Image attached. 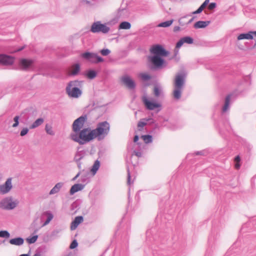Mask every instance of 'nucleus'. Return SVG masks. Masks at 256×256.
<instances>
[{"instance_id": "nucleus-1", "label": "nucleus", "mask_w": 256, "mask_h": 256, "mask_svg": "<svg viewBox=\"0 0 256 256\" xmlns=\"http://www.w3.org/2000/svg\"><path fill=\"white\" fill-rule=\"evenodd\" d=\"M150 52L154 54L148 57V60L152 64V69L160 70L166 66L167 63L163 57L168 56L169 52L163 46L159 44H154L151 46Z\"/></svg>"}, {"instance_id": "nucleus-2", "label": "nucleus", "mask_w": 256, "mask_h": 256, "mask_svg": "<svg viewBox=\"0 0 256 256\" xmlns=\"http://www.w3.org/2000/svg\"><path fill=\"white\" fill-rule=\"evenodd\" d=\"M94 132L90 128H82L78 134H72L70 138L80 145L86 144L96 138Z\"/></svg>"}, {"instance_id": "nucleus-3", "label": "nucleus", "mask_w": 256, "mask_h": 256, "mask_svg": "<svg viewBox=\"0 0 256 256\" xmlns=\"http://www.w3.org/2000/svg\"><path fill=\"white\" fill-rule=\"evenodd\" d=\"M186 75L184 73L178 74L176 76L173 92L174 98L179 100L182 95V91L185 84Z\"/></svg>"}, {"instance_id": "nucleus-4", "label": "nucleus", "mask_w": 256, "mask_h": 256, "mask_svg": "<svg viewBox=\"0 0 256 256\" xmlns=\"http://www.w3.org/2000/svg\"><path fill=\"white\" fill-rule=\"evenodd\" d=\"M110 129V124L107 121H104L98 122L96 128L92 130L94 132L96 138H98V140H100L108 135Z\"/></svg>"}, {"instance_id": "nucleus-5", "label": "nucleus", "mask_w": 256, "mask_h": 256, "mask_svg": "<svg viewBox=\"0 0 256 256\" xmlns=\"http://www.w3.org/2000/svg\"><path fill=\"white\" fill-rule=\"evenodd\" d=\"M78 80H74L70 82L66 88V92L69 96L71 98H78L80 97L82 94V90L78 87L80 84Z\"/></svg>"}, {"instance_id": "nucleus-6", "label": "nucleus", "mask_w": 256, "mask_h": 256, "mask_svg": "<svg viewBox=\"0 0 256 256\" xmlns=\"http://www.w3.org/2000/svg\"><path fill=\"white\" fill-rule=\"evenodd\" d=\"M110 28L106 25V24H102L100 21L94 22L90 28V31L93 33L107 34L109 32Z\"/></svg>"}, {"instance_id": "nucleus-7", "label": "nucleus", "mask_w": 256, "mask_h": 256, "mask_svg": "<svg viewBox=\"0 0 256 256\" xmlns=\"http://www.w3.org/2000/svg\"><path fill=\"white\" fill-rule=\"evenodd\" d=\"M86 120L87 116L85 114L80 116L74 122L72 129L73 132H74V134H78L81 131Z\"/></svg>"}, {"instance_id": "nucleus-8", "label": "nucleus", "mask_w": 256, "mask_h": 256, "mask_svg": "<svg viewBox=\"0 0 256 256\" xmlns=\"http://www.w3.org/2000/svg\"><path fill=\"white\" fill-rule=\"evenodd\" d=\"M82 56L84 58L90 61L92 63L98 64L103 62L104 60L103 58L95 53L85 52L82 54Z\"/></svg>"}, {"instance_id": "nucleus-9", "label": "nucleus", "mask_w": 256, "mask_h": 256, "mask_svg": "<svg viewBox=\"0 0 256 256\" xmlns=\"http://www.w3.org/2000/svg\"><path fill=\"white\" fill-rule=\"evenodd\" d=\"M16 206V204L10 198H5L0 202V208L3 210H12Z\"/></svg>"}, {"instance_id": "nucleus-10", "label": "nucleus", "mask_w": 256, "mask_h": 256, "mask_svg": "<svg viewBox=\"0 0 256 256\" xmlns=\"http://www.w3.org/2000/svg\"><path fill=\"white\" fill-rule=\"evenodd\" d=\"M121 82L130 90H134L136 88L135 82L128 76H123L121 78Z\"/></svg>"}, {"instance_id": "nucleus-11", "label": "nucleus", "mask_w": 256, "mask_h": 256, "mask_svg": "<svg viewBox=\"0 0 256 256\" xmlns=\"http://www.w3.org/2000/svg\"><path fill=\"white\" fill-rule=\"evenodd\" d=\"M11 178L7 179L5 183L0 186V193L6 194L12 188Z\"/></svg>"}, {"instance_id": "nucleus-12", "label": "nucleus", "mask_w": 256, "mask_h": 256, "mask_svg": "<svg viewBox=\"0 0 256 256\" xmlns=\"http://www.w3.org/2000/svg\"><path fill=\"white\" fill-rule=\"evenodd\" d=\"M34 61L32 60L22 58L20 61V66L22 70H28L34 64Z\"/></svg>"}, {"instance_id": "nucleus-13", "label": "nucleus", "mask_w": 256, "mask_h": 256, "mask_svg": "<svg viewBox=\"0 0 256 256\" xmlns=\"http://www.w3.org/2000/svg\"><path fill=\"white\" fill-rule=\"evenodd\" d=\"M143 102L146 108L149 110H154L161 106L160 104L151 102L146 98L143 100Z\"/></svg>"}, {"instance_id": "nucleus-14", "label": "nucleus", "mask_w": 256, "mask_h": 256, "mask_svg": "<svg viewBox=\"0 0 256 256\" xmlns=\"http://www.w3.org/2000/svg\"><path fill=\"white\" fill-rule=\"evenodd\" d=\"M13 62L14 58L6 54H0V64L5 66H8L12 64Z\"/></svg>"}, {"instance_id": "nucleus-15", "label": "nucleus", "mask_w": 256, "mask_h": 256, "mask_svg": "<svg viewBox=\"0 0 256 256\" xmlns=\"http://www.w3.org/2000/svg\"><path fill=\"white\" fill-rule=\"evenodd\" d=\"M84 218L82 216H76L74 220L72 222L70 228L72 230H75L78 226L83 222Z\"/></svg>"}, {"instance_id": "nucleus-16", "label": "nucleus", "mask_w": 256, "mask_h": 256, "mask_svg": "<svg viewBox=\"0 0 256 256\" xmlns=\"http://www.w3.org/2000/svg\"><path fill=\"white\" fill-rule=\"evenodd\" d=\"M84 187V185L81 184H74L71 187L70 193L71 195L74 194V193L78 192V191L82 190Z\"/></svg>"}, {"instance_id": "nucleus-17", "label": "nucleus", "mask_w": 256, "mask_h": 256, "mask_svg": "<svg viewBox=\"0 0 256 256\" xmlns=\"http://www.w3.org/2000/svg\"><path fill=\"white\" fill-rule=\"evenodd\" d=\"M210 23V21H202L199 20L196 22L194 24V28H205Z\"/></svg>"}, {"instance_id": "nucleus-18", "label": "nucleus", "mask_w": 256, "mask_h": 256, "mask_svg": "<svg viewBox=\"0 0 256 256\" xmlns=\"http://www.w3.org/2000/svg\"><path fill=\"white\" fill-rule=\"evenodd\" d=\"M86 152L84 150L78 151L74 157V160L75 162L80 161L86 156Z\"/></svg>"}, {"instance_id": "nucleus-19", "label": "nucleus", "mask_w": 256, "mask_h": 256, "mask_svg": "<svg viewBox=\"0 0 256 256\" xmlns=\"http://www.w3.org/2000/svg\"><path fill=\"white\" fill-rule=\"evenodd\" d=\"M24 240L21 237H18L10 240V243L15 246H21L23 244Z\"/></svg>"}, {"instance_id": "nucleus-20", "label": "nucleus", "mask_w": 256, "mask_h": 256, "mask_svg": "<svg viewBox=\"0 0 256 256\" xmlns=\"http://www.w3.org/2000/svg\"><path fill=\"white\" fill-rule=\"evenodd\" d=\"M63 185V182H60L57 183L50 190L49 194L52 195L58 193L60 190V188L62 187Z\"/></svg>"}, {"instance_id": "nucleus-21", "label": "nucleus", "mask_w": 256, "mask_h": 256, "mask_svg": "<svg viewBox=\"0 0 256 256\" xmlns=\"http://www.w3.org/2000/svg\"><path fill=\"white\" fill-rule=\"evenodd\" d=\"M252 40L253 39V36L250 34V31L248 33H242L238 36L237 40Z\"/></svg>"}, {"instance_id": "nucleus-22", "label": "nucleus", "mask_w": 256, "mask_h": 256, "mask_svg": "<svg viewBox=\"0 0 256 256\" xmlns=\"http://www.w3.org/2000/svg\"><path fill=\"white\" fill-rule=\"evenodd\" d=\"M230 95H228L225 99L224 104L222 107V114L226 112L230 108Z\"/></svg>"}, {"instance_id": "nucleus-23", "label": "nucleus", "mask_w": 256, "mask_h": 256, "mask_svg": "<svg viewBox=\"0 0 256 256\" xmlns=\"http://www.w3.org/2000/svg\"><path fill=\"white\" fill-rule=\"evenodd\" d=\"M210 0H205L202 5L194 12H192V14H198L202 12L203 10L206 7L209 2Z\"/></svg>"}, {"instance_id": "nucleus-24", "label": "nucleus", "mask_w": 256, "mask_h": 256, "mask_svg": "<svg viewBox=\"0 0 256 256\" xmlns=\"http://www.w3.org/2000/svg\"><path fill=\"white\" fill-rule=\"evenodd\" d=\"M100 162L98 160L94 162L90 170L93 175H94L98 170L100 167Z\"/></svg>"}, {"instance_id": "nucleus-25", "label": "nucleus", "mask_w": 256, "mask_h": 256, "mask_svg": "<svg viewBox=\"0 0 256 256\" xmlns=\"http://www.w3.org/2000/svg\"><path fill=\"white\" fill-rule=\"evenodd\" d=\"M44 119L42 118H38L35 120L30 126V128L32 129L38 127L44 122Z\"/></svg>"}, {"instance_id": "nucleus-26", "label": "nucleus", "mask_w": 256, "mask_h": 256, "mask_svg": "<svg viewBox=\"0 0 256 256\" xmlns=\"http://www.w3.org/2000/svg\"><path fill=\"white\" fill-rule=\"evenodd\" d=\"M118 28L119 29L128 30L131 28V24L128 22H122L120 24Z\"/></svg>"}, {"instance_id": "nucleus-27", "label": "nucleus", "mask_w": 256, "mask_h": 256, "mask_svg": "<svg viewBox=\"0 0 256 256\" xmlns=\"http://www.w3.org/2000/svg\"><path fill=\"white\" fill-rule=\"evenodd\" d=\"M97 72L94 70H90L86 72V76L90 79H94L96 77Z\"/></svg>"}, {"instance_id": "nucleus-28", "label": "nucleus", "mask_w": 256, "mask_h": 256, "mask_svg": "<svg viewBox=\"0 0 256 256\" xmlns=\"http://www.w3.org/2000/svg\"><path fill=\"white\" fill-rule=\"evenodd\" d=\"M80 204L79 202L78 201H75L72 203L70 206V210L74 212V213H76L77 210L80 208Z\"/></svg>"}, {"instance_id": "nucleus-29", "label": "nucleus", "mask_w": 256, "mask_h": 256, "mask_svg": "<svg viewBox=\"0 0 256 256\" xmlns=\"http://www.w3.org/2000/svg\"><path fill=\"white\" fill-rule=\"evenodd\" d=\"M74 70L72 72L70 75L76 76L77 75L80 70V65L78 64H76L74 66Z\"/></svg>"}, {"instance_id": "nucleus-30", "label": "nucleus", "mask_w": 256, "mask_h": 256, "mask_svg": "<svg viewBox=\"0 0 256 256\" xmlns=\"http://www.w3.org/2000/svg\"><path fill=\"white\" fill-rule=\"evenodd\" d=\"M142 138L146 144L150 143L152 141V136L150 134L143 135Z\"/></svg>"}, {"instance_id": "nucleus-31", "label": "nucleus", "mask_w": 256, "mask_h": 256, "mask_svg": "<svg viewBox=\"0 0 256 256\" xmlns=\"http://www.w3.org/2000/svg\"><path fill=\"white\" fill-rule=\"evenodd\" d=\"M174 22L173 20H167L164 22H162L158 24V26L163 27V28H167L171 26Z\"/></svg>"}, {"instance_id": "nucleus-32", "label": "nucleus", "mask_w": 256, "mask_h": 256, "mask_svg": "<svg viewBox=\"0 0 256 256\" xmlns=\"http://www.w3.org/2000/svg\"><path fill=\"white\" fill-rule=\"evenodd\" d=\"M148 120L143 119L138 122V128L139 130H142V128L147 124L146 122Z\"/></svg>"}, {"instance_id": "nucleus-33", "label": "nucleus", "mask_w": 256, "mask_h": 256, "mask_svg": "<svg viewBox=\"0 0 256 256\" xmlns=\"http://www.w3.org/2000/svg\"><path fill=\"white\" fill-rule=\"evenodd\" d=\"M48 216L46 220L42 224V226H45L49 224V222L52 220L53 218V215L52 213L50 212H47L46 213Z\"/></svg>"}, {"instance_id": "nucleus-34", "label": "nucleus", "mask_w": 256, "mask_h": 256, "mask_svg": "<svg viewBox=\"0 0 256 256\" xmlns=\"http://www.w3.org/2000/svg\"><path fill=\"white\" fill-rule=\"evenodd\" d=\"M182 39L184 43L192 44L194 42V39L192 37L189 36L183 37L182 38Z\"/></svg>"}, {"instance_id": "nucleus-35", "label": "nucleus", "mask_w": 256, "mask_h": 256, "mask_svg": "<svg viewBox=\"0 0 256 256\" xmlns=\"http://www.w3.org/2000/svg\"><path fill=\"white\" fill-rule=\"evenodd\" d=\"M38 238V236L35 235L31 238H27L26 240L28 243L31 244L34 243L37 240Z\"/></svg>"}, {"instance_id": "nucleus-36", "label": "nucleus", "mask_w": 256, "mask_h": 256, "mask_svg": "<svg viewBox=\"0 0 256 256\" xmlns=\"http://www.w3.org/2000/svg\"><path fill=\"white\" fill-rule=\"evenodd\" d=\"M139 76L144 80H148L151 78V76L147 74L141 73Z\"/></svg>"}, {"instance_id": "nucleus-37", "label": "nucleus", "mask_w": 256, "mask_h": 256, "mask_svg": "<svg viewBox=\"0 0 256 256\" xmlns=\"http://www.w3.org/2000/svg\"><path fill=\"white\" fill-rule=\"evenodd\" d=\"M10 236V233L7 230H0V237L8 238Z\"/></svg>"}, {"instance_id": "nucleus-38", "label": "nucleus", "mask_w": 256, "mask_h": 256, "mask_svg": "<svg viewBox=\"0 0 256 256\" xmlns=\"http://www.w3.org/2000/svg\"><path fill=\"white\" fill-rule=\"evenodd\" d=\"M188 16H186L179 19L178 22L180 26H184L185 24H187V22H186L185 20L187 18Z\"/></svg>"}, {"instance_id": "nucleus-39", "label": "nucleus", "mask_w": 256, "mask_h": 256, "mask_svg": "<svg viewBox=\"0 0 256 256\" xmlns=\"http://www.w3.org/2000/svg\"><path fill=\"white\" fill-rule=\"evenodd\" d=\"M100 52L102 56H106L110 53V50L108 48H104Z\"/></svg>"}, {"instance_id": "nucleus-40", "label": "nucleus", "mask_w": 256, "mask_h": 256, "mask_svg": "<svg viewBox=\"0 0 256 256\" xmlns=\"http://www.w3.org/2000/svg\"><path fill=\"white\" fill-rule=\"evenodd\" d=\"M19 118H20V116H16L14 118V123L12 124V127L16 128V127H17L18 126V124H19V120H18Z\"/></svg>"}, {"instance_id": "nucleus-41", "label": "nucleus", "mask_w": 256, "mask_h": 256, "mask_svg": "<svg viewBox=\"0 0 256 256\" xmlns=\"http://www.w3.org/2000/svg\"><path fill=\"white\" fill-rule=\"evenodd\" d=\"M88 174H82V176H81V181L82 182H88L89 180H88Z\"/></svg>"}, {"instance_id": "nucleus-42", "label": "nucleus", "mask_w": 256, "mask_h": 256, "mask_svg": "<svg viewBox=\"0 0 256 256\" xmlns=\"http://www.w3.org/2000/svg\"><path fill=\"white\" fill-rule=\"evenodd\" d=\"M78 246V242L76 240H74L70 244V249H74Z\"/></svg>"}, {"instance_id": "nucleus-43", "label": "nucleus", "mask_w": 256, "mask_h": 256, "mask_svg": "<svg viewBox=\"0 0 256 256\" xmlns=\"http://www.w3.org/2000/svg\"><path fill=\"white\" fill-rule=\"evenodd\" d=\"M154 94L156 96L158 97L160 94V90L158 86H154Z\"/></svg>"}, {"instance_id": "nucleus-44", "label": "nucleus", "mask_w": 256, "mask_h": 256, "mask_svg": "<svg viewBox=\"0 0 256 256\" xmlns=\"http://www.w3.org/2000/svg\"><path fill=\"white\" fill-rule=\"evenodd\" d=\"M127 174H128L127 184L128 185H130L131 184V182H130L131 176H130V169H129L128 167H127Z\"/></svg>"}, {"instance_id": "nucleus-45", "label": "nucleus", "mask_w": 256, "mask_h": 256, "mask_svg": "<svg viewBox=\"0 0 256 256\" xmlns=\"http://www.w3.org/2000/svg\"><path fill=\"white\" fill-rule=\"evenodd\" d=\"M28 132V129L27 128H24L20 132V136H24Z\"/></svg>"}, {"instance_id": "nucleus-46", "label": "nucleus", "mask_w": 256, "mask_h": 256, "mask_svg": "<svg viewBox=\"0 0 256 256\" xmlns=\"http://www.w3.org/2000/svg\"><path fill=\"white\" fill-rule=\"evenodd\" d=\"M184 44V42L182 38H181L180 40L177 42V43L176 44V48H180Z\"/></svg>"}, {"instance_id": "nucleus-47", "label": "nucleus", "mask_w": 256, "mask_h": 256, "mask_svg": "<svg viewBox=\"0 0 256 256\" xmlns=\"http://www.w3.org/2000/svg\"><path fill=\"white\" fill-rule=\"evenodd\" d=\"M132 154H134L138 158L141 157L142 156V154L141 152H140L139 150H134Z\"/></svg>"}, {"instance_id": "nucleus-48", "label": "nucleus", "mask_w": 256, "mask_h": 256, "mask_svg": "<svg viewBox=\"0 0 256 256\" xmlns=\"http://www.w3.org/2000/svg\"><path fill=\"white\" fill-rule=\"evenodd\" d=\"M46 132L48 134H50V135H54V132H53V131L52 130V128H48L47 126H46Z\"/></svg>"}, {"instance_id": "nucleus-49", "label": "nucleus", "mask_w": 256, "mask_h": 256, "mask_svg": "<svg viewBox=\"0 0 256 256\" xmlns=\"http://www.w3.org/2000/svg\"><path fill=\"white\" fill-rule=\"evenodd\" d=\"M216 2H211L208 5V8L210 10H213L216 8Z\"/></svg>"}, {"instance_id": "nucleus-50", "label": "nucleus", "mask_w": 256, "mask_h": 256, "mask_svg": "<svg viewBox=\"0 0 256 256\" xmlns=\"http://www.w3.org/2000/svg\"><path fill=\"white\" fill-rule=\"evenodd\" d=\"M25 48V46H22L21 47H20L18 48H16L13 52H20L21 50H24Z\"/></svg>"}, {"instance_id": "nucleus-51", "label": "nucleus", "mask_w": 256, "mask_h": 256, "mask_svg": "<svg viewBox=\"0 0 256 256\" xmlns=\"http://www.w3.org/2000/svg\"><path fill=\"white\" fill-rule=\"evenodd\" d=\"M138 140H139L138 136L137 135V134L135 135L134 138V143H137L138 144H139L140 143L138 142Z\"/></svg>"}, {"instance_id": "nucleus-52", "label": "nucleus", "mask_w": 256, "mask_h": 256, "mask_svg": "<svg viewBox=\"0 0 256 256\" xmlns=\"http://www.w3.org/2000/svg\"><path fill=\"white\" fill-rule=\"evenodd\" d=\"M205 151L201 150V151H197L194 152L196 155H204Z\"/></svg>"}, {"instance_id": "nucleus-53", "label": "nucleus", "mask_w": 256, "mask_h": 256, "mask_svg": "<svg viewBox=\"0 0 256 256\" xmlns=\"http://www.w3.org/2000/svg\"><path fill=\"white\" fill-rule=\"evenodd\" d=\"M180 30V27L178 26H176L174 28V32H178V31Z\"/></svg>"}, {"instance_id": "nucleus-54", "label": "nucleus", "mask_w": 256, "mask_h": 256, "mask_svg": "<svg viewBox=\"0 0 256 256\" xmlns=\"http://www.w3.org/2000/svg\"><path fill=\"white\" fill-rule=\"evenodd\" d=\"M234 160L236 161V162H240V157L239 156H236L235 158H234Z\"/></svg>"}, {"instance_id": "nucleus-55", "label": "nucleus", "mask_w": 256, "mask_h": 256, "mask_svg": "<svg viewBox=\"0 0 256 256\" xmlns=\"http://www.w3.org/2000/svg\"><path fill=\"white\" fill-rule=\"evenodd\" d=\"M33 256H42L41 252L38 251H36L35 254Z\"/></svg>"}, {"instance_id": "nucleus-56", "label": "nucleus", "mask_w": 256, "mask_h": 256, "mask_svg": "<svg viewBox=\"0 0 256 256\" xmlns=\"http://www.w3.org/2000/svg\"><path fill=\"white\" fill-rule=\"evenodd\" d=\"M250 33L253 36V37H256V31H250Z\"/></svg>"}, {"instance_id": "nucleus-57", "label": "nucleus", "mask_w": 256, "mask_h": 256, "mask_svg": "<svg viewBox=\"0 0 256 256\" xmlns=\"http://www.w3.org/2000/svg\"><path fill=\"white\" fill-rule=\"evenodd\" d=\"M194 17H192V18L190 19V20L187 22V24H190V23L193 21V20H194Z\"/></svg>"}, {"instance_id": "nucleus-58", "label": "nucleus", "mask_w": 256, "mask_h": 256, "mask_svg": "<svg viewBox=\"0 0 256 256\" xmlns=\"http://www.w3.org/2000/svg\"><path fill=\"white\" fill-rule=\"evenodd\" d=\"M77 164V165H78V168L80 169L81 168V164H82V163L80 162V161L79 162H76Z\"/></svg>"}, {"instance_id": "nucleus-59", "label": "nucleus", "mask_w": 256, "mask_h": 256, "mask_svg": "<svg viewBox=\"0 0 256 256\" xmlns=\"http://www.w3.org/2000/svg\"><path fill=\"white\" fill-rule=\"evenodd\" d=\"M80 174V172H79L73 178V180H75L79 176Z\"/></svg>"}, {"instance_id": "nucleus-60", "label": "nucleus", "mask_w": 256, "mask_h": 256, "mask_svg": "<svg viewBox=\"0 0 256 256\" xmlns=\"http://www.w3.org/2000/svg\"><path fill=\"white\" fill-rule=\"evenodd\" d=\"M235 167L236 169H238L240 168V164H238V162H236Z\"/></svg>"}, {"instance_id": "nucleus-61", "label": "nucleus", "mask_w": 256, "mask_h": 256, "mask_svg": "<svg viewBox=\"0 0 256 256\" xmlns=\"http://www.w3.org/2000/svg\"><path fill=\"white\" fill-rule=\"evenodd\" d=\"M20 256H29V255L28 254H22Z\"/></svg>"}, {"instance_id": "nucleus-62", "label": "nucleus", "mask_w": 256, "mask_h": 256, "mask_svg": "<svg viewBox=\"0 0 256 256\" xmlns=\"http://www.w3.org/2000/svg\"><path fill=\"white\" fill-rule=\"evenodd\" d=\"M38 230H34V233L37 232Z\"/></svg>"}, {"instance_id": "nucleus-63", "label": "nucleus", "mask_w": 256, "mask_h": 256, "mask_svg": "<svg viewBox=\"0 0 256 256\" xmlns=\"http://www.w3.org/2000/svg\"><path fill=\"white\" fill-rule=\"evenodd\" d=\"M102 256V255H101V256Z\"/></svg>"}]
</instances>
